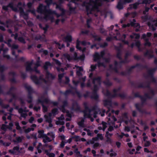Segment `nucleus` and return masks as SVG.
I'll list each match as a JSON object with an SVG mask.
<instances>
[{
	"label": "nucleus",
	"mask_w": 157,
	"mask_h": 157,
	"mask_svg": "<svg viewBox=\"0 0 157 157\" xmlns=\"http://www.w3.org/2000/svg\"><path fill=\"white\" fill-rule=\"evenodd\" d=\"M20 16H22L25 19H27L28 17V14L25 13L23 11V9L20 7Z\"/></svg>",
	"instance_id": "7c9ffc66"
},
{
	"label": "nucleus",
	"mask_w": 157,
	"mask_h": 157,
	"mask_svg": "<svg viewBox=\"0 0 157 157\" xmlns=\"http://www.w3.org/2000/svg\"><path fill=\"white\" fill-rule=\"evenodd\" d=\"M64 119V116L62 115L60 117L58 118V120L56 121V124L57 125H63L64 124V122L63 120Z\"/></svg>",
	"instance_id": "b1692460"
},
{
	"label": "nucleus",
	"mask_w": 157,
	"mask_h": 157,
	"mask_svg": "<svg viewBox=\"0 0 157 157\" xmlns=\"http://www.w3.org/2000/svg\"><path fill=\"white\" fill-rule=\"evenodd\" d=\"M1 80L2 81H4L5 79V75L3 73V72H1L0 75Z\"/></svg>",
	"instance_id": "338daca9"
},
{
	"label": "nucleus",
	"mask_w": 157,
	"mask_h": 157,
	"mask_svg": "<svg viewBox=\"0 0 157 157\" xmlns=\"http://www.w3.org/2000/svg\"><path fill=\"white\" fill-rule=\"evenodd\" d=\"M55 77L54 75H53L49 73L48 71H46V79H52Z\"/></svg>",
	"instance_id": "f704fd0d"
},
{
	"label": "nucleus",
	"mask_w": 157,
	"mask_h": 157,
	"mask_svg": "<svg viewBox=\"0 0 157 157\" xmlns=\"http://www.w3.org/2000/svg\"><path fill=\"white\" fill-rule=\"evenodd\" d=\"M25 87L29 93V94L28 96L27 101L28 102L30 103L32 101V98L31 95H30V94L33 92V90L31 87L28 85H26Z\"/></svg>",
	"instance_id": "a211bd4d"
},
{
	"label": "nucleus",
	"mask_w": 157,
	"mask_h": 157,
	"mask_svg": "<svg viewBox=\"0 0 157 157\" xmlns=\"http://www.w3.org/2000/svg\"><path fill=\"white\" fill-rule=\"evenodd\" d=\"M35 39L36 40H40L41 41H45V36L44 35H43L42 36L40 35H37L35 37Z\"/></svg>",
	"instance_id": "473e14b6"
},
{
	"label": "nucleus",
	"mask_w": 157,
	"mask_h": 157,
	"mask_svg": "<svg viewBox=\"0 0 157 157\" xmlns=\"http://www.w3.org/2000/svg\"><path fill=\"white\" fill-rule=\"evenodd\" d=\"M151 35V33H147V35L144 34L142 35V38L143 39L146 41V42L144 44L145 46H150L151 45V43L148 41L149 40L148 37H150Z\"/></svg>",
	"instance_id": "2eb2a0df"
},
{
	"label": "nucleus",
	"mask_w": 157,
	"mask_h": 157,
	"mask_svg": "<svg viewBox=\"0 0 157 157\" xmlns=\"http://www.w3.org/2000/svg\"><path fill=\"white\" fill-rule=\"evenodd\" d=\"M75 68L76 69V73L77 75L78 76H80L82 75L81 72L82 70V69L81 67H79L75 66V67L74 68Z\"/></svg>",
	"instance_id": "cd10ccee"
},
{
	"label": "nucleus",
	"mask_w": 157,
	"mask_h": 157,
	"mask_svg": "<svg viewBox=\"0 0 157 157\" xmlns=\"http://www.w3.org/2000/svg\"><path fill=\"white\" fill-rule=\"evenodd\" d=\"M142 144H143V147H149L151 144L150 141L148 140L142 143Z\"/></svg>",
	"instance_id": "ea45409f"
},
{
	"label": "nucleus",
	"mask_w": 157,
	"mask_h": 157,
	"mask_svg": "<svg viewBox=\"0 0 157 157\" xmlns=\"http://www.w3.org/2000/svg\"><path fill=\"white\" fill-rule=\"evenodd\" d=\"M51 113H49L48 115H45L44 116L46 121L49 123V126L50 127L53 126V125L51 123L52 122V118L51 117Z\"/></svg>",
	"instance_id": "4be33fe9"
},
{
	"label": "nucleus",
	"mask_w": 157,
	"mask_h": 157,
	"mask_svg": "<svg viewBox=\"0 0 157 157\" xmlns=\"http://www.w3.org/2000/svg\"><path fill=\"white\" fill-rule=\"evenodd\" d=\"M98 97V96L96 93H94L92 96V98L95 99H97Z\"/></svg>",
	"instance_id": "69168bd1"
},
{
	"label": "nucleus",
	"mask_w": 157,
	"mask_h": 157,
	"mask_svg": "<svg viewBox=\"0 0 157 157\" xmlns=\"http://www.w3.org/2000/svg\"><path fill=\"white\" fill-rule=\"evenodd\" d=\"M67 105V102L66 101H65L63 103V105L61 108H60V109L62 110L63 112H65V110L64 109V108Z\"/></svg>",
	"instance_id": "8fccbe9b"
},
{
	"label": "nucleus",
	"mask_w": 157,
	"mask_h": 157,
	"mask_svg": "<svg viewBox=\"0 0 157 157\" xmlns=\"http://www.w3.org/2000/svg\"><path fill=\"white\" fill-rule=\"evenodd\" d=\"M116 33V35L115 36H113L112 34H110L111 37H108L106 38V40L107 41H110L112 39H116L117 40H121L122 41V42L124 44H127L129 45V42L127 41H125L124 39L126 37L125 35H123L121 37L119 33L118 32V31L117 30H115Z\"/></svg>",
	"instance_id": "0eeeda50"
},
{
	"label": "nucleus",
	"mask_w": 157,
	"mask_h": 157,
	"mask_svg": "<svg viewBox=\"0 0 157 157\" xmlns=\"http://www.w3.org/2000/svg\"><path fill=\"white\" fill-rule=\"evenodd\" d=\"M64 56L68 60H70L72 59L77 60L78 59H80L81 60H83L85 58L84 54L82 55L79 58L77 57V54L75 52L74 54V56L73 57L69 55L66 54L64 55Z\"/></svg>",
	"instance_id": "f8f14e48"
},
{
	"label": "nucleus",
	"mask_w": 157,
	"mask_h": 157,
	"mask_svg": "<svg viewBox=\"0 0 157 157\" xmlns=\"http://www.w3.org/2000/svg\"><path fill=\"white\" fill-rule=\"evenodd\" d=\"M21 105L22 107L20 108V115L22 117H26L27 116L26 112H28V111L24 106V101L20 98V106Z\"/></svg>",
	"instance_id": "9b49d317"
},
{
	"label": "nucleus",
	"mask_w": 157,
	"mask_h": 157,
	"mask_svg": "<svg viewBox=\"0 0 157 157\" xmlns=\"http://www.w3.org/2000/svg\"><path fill=\"white\" fill-rule=\"evenodd\" d=\"M15 89V88L14 86H12L10 87L9 90L6 92V94L11 96L13 93L12 91Z\"/></svg>",
	"instance_id": "58836bf2"
},
{
	"label": "nucleus",
	"mask_w": 157,
	"mask_h": 157,
	"mask_svg": "<svg viewBox=\"0 0 157 157\" xmlns=\"http://www.w3.org/2000/svg\"><path fill=\"white\" fill-rule=\"evenodd\" d=\"M31 128H29L27 129H25V127H23V129H24V132L26 133H28L30 132L31 131H33L34 130V128H36V125L35 124H33L31 125Z\"/></svg>",
	"instance_id": "412c9836"
},
{
	"label": "nucleus",
	"mask_w": 157,
	"mask_h": 157,
	"mask_svg": "<svg viewBox=\"0 0 157 157\" xmlns=\"http://www.w3.org/2000/svg\"><path fill=\"white\" fill-rule=\"evenodd\" d=\"M153 0H144L142 3L146 4L150 3L153 1Z\"/></svg>",
	"instance_id": "680f3d73"
},
{
	"label": "nucleus",
	"mask_w": 157,
	"mask_h": 157,
	"mask_svg": "<svg viewBox=\"0 0 157 157\" xmlns=\"http://www.w3.org/2000/svg\"><path fill=\"white\" fill-rule=\"evenodd\" d=\"M102 127L101 126H99L98 127V129L99 130L102 129L103 131H105V129L106 128V123L105 122H102Z\"/></svg>",
	"instance_id": "a19ab883"
},
{
	"label": "nucleus",
	"mask_w": 157,
	"mask_h": 157,
	"mask_svg": "<svg viewBox=\"0 0 157 157\" xmlns=\"http://www.w3.org/2000/svg\"><path fill=\"white\" fill-rule=\"evenodd\" d=\"M73 108L75 110H77L79 109V106L76 103L73 105Z\"/></svg>",
	"instance_id": "0e129e2a"
},
{
	"label": "nucleus",
	"mask_w": 157,
	"mask_h": 157,
	"mask_svg": "<svg viewBox=\"0 0 157 157\" xmlns=\"http://www.w3.org/2000/svg\"><path fill=\"white\" fill-rule=\"evenodd\" d=\"M51 66V63L48 62H47L45 63V65L44 66V69L46 70L48 68Z\"/></svg>",
	"instance_id": "49530a36"
},
{
	"label": "nucleus",
	"mask_w": 157,
	"mask_h": 157,
	"mask_svg": "<svg viewBox=\"0 0 157 157\" xmlns=\"http://www.w3.org/2000/svg\"><path fill=\"white\" fill-rule=\"evenodd\" d=\"M148 25L149 27L153 31L155 30V28L154 27L157 26V19L156 20L153 21L152 23L148 22Z\"/></svg>",
	"instance_id": "6ab92c4d"
},
{
	"label": "nucleus",
	"mask_w": 157,
	"mask_h": 157,
	"mask_svg": "<svg viewBox=\"0 0 157 157\" xmlns=\"http://www.w3.org/2000/svg\"><path fill=\"white\" fill-rule=\"evenodd\" d=\"M9 75L10 76H13V78L10 79V81L12 82L15 83L16 82V80L15 78V76L16 75V73L13 71L10 72L9 73Z\"/></svg>",
	"instance_id": "393cba45"
},
{
	"label": "nucleus",
	"mask_w": 157,
	"mask_h": 157,
	"mask_svg": "<svg viewBox=\"0 0 157 157\" xmlns=\"http://www.w3.org/2000/svg\"><path fill=\"white\" fill-rule=\"evenodd\" d=\"M31 78L33 81L36 84H40L41 82L47 83V81L43 78V75H40L39 79H38L37 77L35 75H31Z\"/></svg>",
	"instance_id": "9d476101"
},
{
	"label": "nucleus",
	"mask_w": 157,
	"mask_h": 157,
	"mask_svg": "<svg viewBox=\"0 0 157 157\" xmlns=\"http://www.w3.org/2000/svg\"><path fill=\"white\" fill-rule=\"evenodd\" d=\"M141 3V2H140V3H139L138 2H136L133 5H130V8H133L134 9H136L137 8V6H138V5L140 4Z\"/></svg>",
	"instance_id": "c03bdc74"
},
{
	"label": "nucleus",
	"mask_w": 157,
	"mask_h": 157,
	"mask_svg": "<svg viewBox=\"0 0 157 157\" xmlns=\"http://www.w3.org/2000/svg\"><path fill=\"white\" fill-rule=\"evenodd\" d=\"M104 1L109 2L108 0H95V1L90 0L86 5L84 3V5L86 6L87 14H94L97 16L95 13L99 12V7L102 5Z\"/></svg>",
	"instance_id": "7ed1b4c3"
},
{
	"label": "nucleus",
	"mask_w": 157,
	"mask_h": 157,
	"mask_svg": "<svg viewBox=\"0 0 157 157\" xmlns=\"http://www.w3.org/2000/svg\"><path fill=\"white\" fill-rule=\"evenodd\" d=\"M64 40L67 43V47H68L70 45L69 42H70L72 40L71 36L70 35H67L65 37Z\"/></svg>",
	"instance_id": "a878e982"
},
{
	"label": "nucleus",
	"mask_w": 157,
	"mask_h": 157,
	"mask_svg": "<svg viewBox=\"0 0 157 157\" xmlns=\"http://www.w3.org/2000/svg\"><path fill=\"white\" fill-rule=\"evenodd\" d=\"M39 25L40 27V28L43 29L44 31L45 32L46 31H47V29L48 27V26L47 25H45V27H43V28L42 27V25L41 24H39Z\"/></svg>",
	"instance_id": "bf43d9fd"
},
{
	"label": "nucleus",
	"mask_w": 157,
	"mask_h": 157,
	"mask_svg": "<svg viewBox=\"0 0 157 157\" xmlns=\"http://www.w3.org/2000/svg\"><path fill=\"white\" fill-rule=\"evenodd\" d=\"M19 147L18 146H15L13 147V150L10 149L9 150V153L13 155H16L17 151L19 152Z\"/></svg>",
	"instance_id": "5701e85b"
},
{
	"label": "nucleus",
	"mask_w": 157,
	"mask_h": 157,
	"mask_svg": "<svg viewBox=\"0 0 157 157\" xmlns=\"http://www.w3.org/2000/svg\"><path fill=\"white\" fill-rule=\"evenodd\" d=\"M140 42L139 41H137L136 42L135 44L133 43H132L131 45V48H132L135 45L138 48L139 50V51H142V50L141 49L140 47Z\"/></svg>",
	"instance_id": "c85d7f7f"
},
{
	"label": "nucleus",
	"mask_w": 157,
	"mask_h": 157,
	"mask_svg": "<svg viewBox=\"0 0 157 157\" xmlns=\"http://www.w3.org/2000/svg\"><path fill=\"white\" fill-rule=\"evenodd\" d=\"M47 6H43L42 4H40L37 8V11L39 13L43 14L44 15V17H42L38 15L36 17L40 20L44 19L46 20H50L51 22H53V15H56L58 17L60 15L56 13L54 11L51 10H48L47 9Z\"/></svg>",
	"instance_id": "f257e3e1"
},
{
	"label": "nucleus",
	"mask_w": 157,
	"mask_h": 157,
	"mask_svg": "<svg viewBox=\"0 0 157 157\" xmlns=\"http://www.w3.org/2000/svg\"><path fill=\"white\" fill-rule=\"evenodd\" d=\"M66 115L69 117V118H67L66 119V120L67 121H70L71 120V114L68 111H66Z\"/></svg>",
	"instance_id": "a18cd8bd"
},
{
	"label": "nucleus",
	"mask_w": 157,
	"mask_h": 157,
	"mask_svg": "<svg viewBox=\"0 0 157 157\" xmlns=\"http://www.w3.org/2000/svg\"><path fill=\"white\" fill-rule=\"evenodd\" d=\"M105 136L106 138V142L109 143H111L112 142V140L109 136H108V135L107 134L105 135Z\"/></svg>",
	"instance_id": "052dcab7"
},
{
	"label": "nucleus",
	"mask_w": 157,
	"mask_h": 157,
	"mask_svg": "<svg viewBox=\"0 0 157 157\" xmlns=\"http://www.w3.org/2000/svg\"><path fill=\"white\" fill-rule=\"evenodd\" d=\"M130 25L134 27L135 28V30L136 32H138L139 30L140 25L138 23L135 22H132L130 24L128 23L127 25L124 24L122 25L123 28H125L126 27H129Z\"/></svg>",
	"instance_id": "f3484780"
},
{
	"label": "nucleus",
	"mask_w": 157,
	"mask_h": 157,
	"mask_svg": "<svg viewBox=\"0 0 157 157\" xmlns=\"http://www.w3.org/2000/svg\"><path fill=\"white\" fill-rule=\"evenodd\" d=\"M47 134L48 136H49L52 140H54L55 138V134L54 133L52 132H48Z\"/></svg>",
	"instance_id": "09e8293b"
},
{
	"label": "nucleus",
	"mask_w": 157,
	"mask_h": 157,
	"mask_svg": "<svg viewBox=\"0 0 157 157\" xmlns=\"http://www.w3.org/2000/svg\"><path fill=\"white\" fill-rule=\"evenodd\" d=\"M48 136L47 134H46L44 135L43 137V141L44 143L50 142L52 141V140L51 139V138L48 137Z\"/></svg>",
	"instance_id": "bb28decb"
},
{
	"label": "nucleus",
	"mask_w": 157,
	"mask_h": 157,
	"mask_svg": "<svg viewBox=\"0 0 157 157\" xmlns=\"http://www.w3.org/2000/svg\"><path fill=\"white\" fill-rule=\"evenodd\" d=\"M38 60L37 61L36 63L35 64V67L33 68L32 67V66L33 64V61L30 62H27L26 64V68L27 71L31 72L35 71L36 73H39V71L37 70V67L40 65V63L41 62L39 61L40 58H38Z\"/></svg>",
	"instance_id": "39448f33"
},
{
	"label": "nucleus",
	"mask_w": 157,
	"mask_h": 157,
	"mask_svg": "<svg viewBox=\"0 0 157 157\" xmlns=\"http://www.w3.org/2000/svg\"><path fill=\"white\" fill-rule=\"evenodd\" d=\"M44 131L43 130H39L38 131V137L39 138H43L45 134H44Z\"/></svg>",
	"instance_id": "4c0bfd02"
},
{
	"label": "nucleus",
	"mask_w": 157,
	"mask_h": 157,
	"mask_svg": "<svg viewBox=\"0 0 157 157\" xmlns=\"http://www.w3.org/2000/svg\"><path fill=\"white\" fill-rule=\"evenodd\" d=\"M93 76L92 73H90L89 75V77L92 81L93 84V85L94 88L93 90L94 92L97 90L100 86L101 84V78L98 76H94L92 78Z\"/></svg>",
	"instance_id": "423d86ee"
},
{
	"label": "nucleus",
	"mask_w": 157,
	"mask_h": 157,
	"mask_svg": "<svg viewBox=\"0 0 157 157\" xmlns=\"http://www.w3.org/2000/svg\"><path fill=\"white\" fill-rule=\"evenodd\" d=\"M140 37V35L137 34L133 33L130 36V37L131 39L135 38L136 39H138Z\"/></svg>",
	"instance_id": "37998d69"
},
{
	"label": "nucleus",
	"mask_w": 157,
	"mask_h": 157,
	"mask_svg": "<svg viewBox=\"0 0 157 157\" xmlns=\"http://www.w3.org/2000/svg\"><path fill=\"white\" fill-rule=\"evenodd\" d=\"M44 151L46 155L49 157H55V154L53 153H50L48 150H45Z\"/></svg>",
	"instance_id": "e433bc0d"
},
{
	"label": "nucleus",
	"mask_w": 157,
	"mask_h": 157,
	"mask_svg": "<svg viewBox=\"0 0 157 157\" xmlns=\"http://www.w3.org/2000/svg\"><path fill=\"white\" fill-rule=\"evenodd\" d=\"M86 44V43L85 41L81 42L78 40H77L76 43V47L77 49L82 51L83 52H84L86 49L85 48H83L82 49V46Z\"/></svg>",
	"instance_id": "dca6fc26"
},
{
	"label": "nucleus",
	"mask_w": 157,
	"mask_h": 157,
	"mask_svg": "<svg viewBox=\"0 0 157 157\" xmlns=\"http://www.w3.org/2000/svg\"><path fill=\"white\" fill-rule=\"evenodd\" d=\"M102 92L106 96L114 97L118 95L119 89H114L113 91V93L112 94H111L107 90H106L105 92L104 91H103Z\"/></svg>",
	"instance_id": "ddd939ff"
},
{
	"label": "nucleus",
	"mask_w": 157,
	"mask_h": 157,
	"mask_svg": "<svg viewBox=\"0 0 157 157\" xmlns=\"http://www.w3.org/2000/svg\"><path fill=\"white\" fill-rule=\"evenodd\" d=\"M123 0H120V1L118 2L117 6V8L118 9L120 10L123 8V5L124 4L123 3Z\"/></svg>",
	"instance_id": "c9c22d12"
},
{
	"label": "nucleus",
	"mask_w": 157,
	"mask_h": 157,
	"mask_svg": "<svg viewBox=\"0 0 157 157\" xmlns=\"http://www.w3.org/2000/svg\"><path fill=\"white\" fill-rule=\"evenodd\" d=\"M103 139L104 137L102 134H98L97 137L93 138L92 140L87 141V144H94L95 141H97L98 140L100 139L102 140Z\"/></svg>",
	"instance_id": "4468645a"
},
{
	"label": "nucleus",
	"mask_w": 157,
	"mask_h": 157,
	"mask_svg": "<svg viewBox=\"0 0 157 157\" xmlns=\"http://www.w3.org/2000/svg\"><path fill=\"white\" fill-rule=\"evenodd\" d=\"M108 110L107 111L106 113L108 116L107 117L108 119V122L110 124H113L114 122L117 121V119L113 115L114 111L113 110L109 108H108Z\"/></svg>",
	"instance_id": "6e6552de"
},
{
	"label": "nucleus",
	"mask_w": 157,
	"mask_h": 157,
	"mask_svg": "<svg viewBox=\"0 0 157 157\" xmlns=\"http://www.w3.org/2000/svg\"><path fill=\"white\" fill-rule=\"evenodd\" d=\"M153 52L151 50L147 51V52L144 54L145 56L148 58H151L153 57L152 54Z\"/></svg>",
	"instance_id": "c756f323"
},
{
	"label": "nucleus",
	"mask_w": 157,
	"mask_h": 157,
	"mask_svg": "<svg viewBox=\"0 0 157 157\" xmlns=\"http://www.w3.org/2000/svg\"><path fill=\"white\" fill-rule=\"evenodd\" d=\"M9 7L11 8L12 10L15 12H17L18 11L17 8L16 7L14 6L13 3L12 2H10L9 3Z\"/></svg>",
	"instance_id": "2f4dec72"
},
{
	"label": "nucleus",
	"mask_w": 157,
	"mask_h": 157,
	"mask_svg": "<svg viewBox=\"0 0 157 157\" xmlns=\"http://www.w3.org/2000/svg\"><path fill=\"white\" fill-rule=\"evenodd\" d=\"M100 13L101 15L104 16V17H106L107 12L105 10H104L103 11H101Z\"/></svg>",
	"instance_id": "e2e57ef3"
},
{
	"label": "nucleus",
	"mask_w": 157,
	"mask_h": 157,
	"mask_svg": "<svg viewBox=\"0 0 157 157\" xmlns=\"http://www.w3.org/2000/svg\"><path fill=\"white\" fill-rule=\"evenodd\" d=\"M121 67V63H118L117 62H115L114 63V66L113 67L112 65L110 66V68L111 70H114V71L117 72V69L120 68Z\"/></svg>",
	"instance_id": "aec40b11"
},
{
	"label": "nucleus",
	"mask_w": 157,
	"mask_h": 157,
	"mask_svg": "<svg viewBox=\"0 0 157 157\" xmlns=\"http://www.w3.org/2000/svg\"><path fill=\"white\" fill-rule=\"evenodd\" d=\"M84 119H81L80 121H79L78 122V125L80 126L83 127L84 126Z\"/></svg>",
	"instance_id": "5fc2aeb1"
},
{
	"label": "nucleus",
	"mask_w": 157,
	"mask_h": 157,
	"mask_svg": "<svg viewBox=\"0 0 157 157\" xmlns=\"http://www.w3.org/2000/svg\"><path fill=\"white\" fill-rule=\"evenodd\" d=\"M38 103L42 104L43 106V111L44 112H47V107L44 105V104H48L50 103V101L47 98H45L44 96L39 98L38 100Z\"/></svg>",
	"instance_id": "1a4fd4ad"
},
{
	"label": "nucleus",
	"mask_w": 157,
	"mask_h": 157,
	"mask_svg": "<svg viewBox=\"0 0 157 157\" xmlns=\"http://www.w3.org/2000/svg\"><path fill=\"white\" fill-rule=\"evenodd\" d=\"M105 51L101 52L100 54L98 52H96L94 56V60L98 62V67L105 66L104 63H107L110 60L109 58L105 59L103 56L105 54Z\"/></svg>",
	"instance_id": "20e7f679"
},
{
	"label": "nucleus",
	"mask_w": 157,
	"mask_h": 157,
	"mask_svg": "<svg viewBox=\"0 0 157 157\" xmlns=\"http://www.w3.org/2000/svg\"><path fill=\"white\" fill-rule=\"evenodd\" d=\"M84 105L85 108V110L84 111V117L85 118H90L91 121H94V119L92 117L96 118L97 114H101L102 117L104 116L105 112V109H100L97 106H95L90 109L88 108L87 103H84Z\"/></svg>",
	"instance_id": "f03ea898"
},
{
	"label": "nucleus",
	"mask_w": 157,
	"mask_h": 157,
	"mask_svg": "<svg viewBox=\"0 0 157 157\" xmlns=\"http://www.w3.org/2000/svg\"><path fill=\"white\" fill-rule=\"evenodd\" d=\"M155 70V68L149 69L148 71V74L149 75H151Z\"/></svg>",
	"instance_id": "13d9d810"
},
{
	"label": "nucleus",
	"mask_w": 157,
	"mask_h": 157,
	"mask_svg": "<svg viewBox=\"0 0 157 157\" xmlns=\"http://www.w3.org/2000/svg\"><path fill=\"white\" fill-rule=\"evenodd\" d=\"M11 50H14L17 49L18 48V46L17 45L15 44H13L12 45L11 47Z\"/></svg>",
	"instance_id": "774afa93"
},
{
	"label": "nucleus",
	"mask_w": 157,
	"mask_h": 157,
	"mask_svg": "<svg viewBox=\"0 0 157 157\" xmlns=\"http://www.w3.org/2000/svg\"><path fill=\"white\" fill-rule=\"evenodd\" d=\"M123 119L125 123L126 124H127L128 123V121L127 120H126V119L128 118V115L127 113H124V114L123 116Z\"/></svg>",
	"instance_id": "de8ad7c7"
},
{
	"label": "nucleus",
	"mask_w": 157,
	"mask_h": 157,
	"mask_svg": "<svg viewBox=\"0 0 157 157\" xmlns=\"http://www.w3.org/2000/svg\"><path fill=\"white\" fill-rule=\"evenodd\" d=\"M84 131H87V134L88 136H93L94 133L93 132L91 133L86 128H84Z\"/></svg>",
	"instance_id": "6e6d98bb"
},
{
	"label": "nucleus",
	"mask_w": 157,
	"mask_h": 157,
	"mask_svg": "<svg viewBox=\"0 0 157 157\" xmlns=\"http://www.w3.org/2000/svg\"><path fill=\"white\" fill-rule=\"evenodd\" d=\"M45 147H48L49 148V152L51 150H53V146L52 145H48L47 144H45L44 145Z\"/></svg>",
	"instance_id": "603ef678"
},
{
	"label": "nucleus",
	"mask_w": 157,
	"mask_h": 157,
	"mask_svg": "<svg viewBox=\"0 0 157 157\" xmlns=\"http://www.w3.org/2000/svg\"><path fill=\"white\" fill-rule=\"evenodd\" d=\"M55 4H56V8L59 9L60 11L62 13L60 15L62 17H63V15L64 13V10L62 8L61 5H58V4L56 3Z\"/></svg>",
	"instance_id": "72a5a7b5"
},
{
	"label": "nucleus",
	"mask_w": 157,
	"mask_h": 157,
	"mask_svg": "<svg viewBox=\"0 0 157 157\" xmlns=\"http://www.w3.org/2000/svg\"><path fill=\"white\" fill-rule=\"evenodd\" d=\"M104 83L105 85L107 86H111L112 84L107 79H106L105 81L104 82Z\"/></svg>",
	"instance_id": "864d4df0"
},
{
	"label": "nucleus",
	"mask_w": 157,
	"mask_h": 157,
	"mask_svg": "<svg viewBox=\"0 0 157 157\" xmlns=\"http://www.w3.org/2000/svg\"><path fill=\"white\" fill-rule=\"evenodd\" d=\"M110 151L111 152L109 154L110 156V157L116 156V155L117 154L115 152L113 151V149H111Z\"/></svg>",
	"instance_id": "4d7b16f0"
},
{
	"label": "nucleus",
	"mask_w": 157,
	"mask_h": 157,
	"mask_svg": "<svg viewBox=\"0 0 157 157\" xmlns=\"http://www.w3.org/2000/svg\"><path fill=\"white\" fill-rule=\"evenodd\" d=\"M56 47H58L59 49H61L62 48L64 47V45L62 44L61 45L59 43H56Z\"/></svg>",
	"instance_id": "3c124183"
},
{
	"label": "nucleus",
	"mask_w": 157,
	"mask_h": 157,
	"mask_svg": "<svg viewBox=\"0 0 157 157\" xmlns=\"http://www.w3.org/2000/svg\"><path fill=\"white\" fill-rule=\"evenodd\" d=\"M58 109L56 108H55L53 109L52 111V113H51V117L52 118V116L53 115V116H55L58 113Z\"/></svg>",
	"instance_id": "79ce46f5"
}]
</instances>
